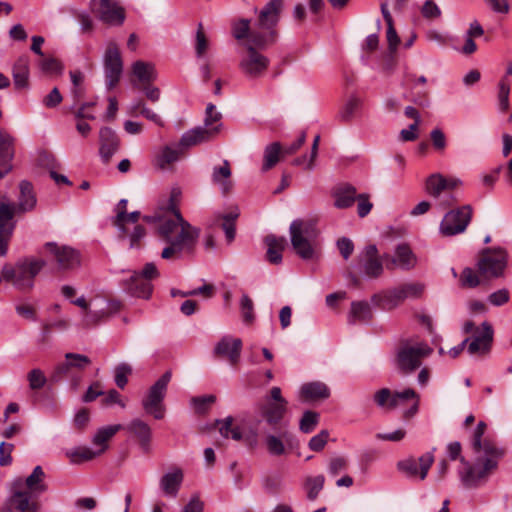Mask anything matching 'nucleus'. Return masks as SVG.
Listing matches in <instances>:
<instances>
[{
    "label": "nucleus",
    "instance_id": "obj_1",
    "mask_svg": "<svg viewBox=\"0 0 512 512\" xmlns=\"http://www.w3.org/2000/svg\"><path fill=\"white\" fill-rule=\"evenodd\" d=\"M143 220L155 223L158 236L167 243L161 252L162 259H178L182 254L194 252L200 229L186 221L181 212H177L175 218H171L160 207L154 215L144 216Z\"/></svg>",
    "mask_w": 512,
    "mask_h": 512
},
{
    "label": "nucleus",
    "instance_id": "obj_2",
    "mask_svg": "<svg viewBox=\"0 0 512 512\" xmlns=\"http://www.w3.org/2000/svg\"><path fill=\"white\" fill-rule=\"evenodd\" d=\"M486 430V424L480 421L473 433L472 448L478 455L474 465H471L465 458H461L464 470L459 471L460 479L466 487H476L481 480H485L498 467L499 461L505 454L503 448L495 443L485 440L482 437Z\"/></svg>",
    "mask_w": 512,
    "mask_h": 512
},
{
    "label": "nucleus",
    "instance_id": "obj_3",
    "mask_svg": "<svg viewBox=\"0 0 512 512\" xmlns=\"http://www.w3.org/2000/svg\"><path fill=\"white\" fill-rule=\"evenodd\" d=\"M46 474L41 466H36L25 479L17 477L9 484L7 504L18 512H38V497L47 491Z\"/></svg>",
    "mask_w": 512,
    "mask_h": 512
},
{
    "label": "nucleus",
    "instance_id": "obj_4",
    "mask_svg": "<svg viewBox=\"0 0 512 512\" xmlns=\"http://www.w3.org/2000/svg\"><path fill=\"white\" fill-rule=\"evenodd\" d=\"M46 266V261L35 257H26L15 264H5L1 273L3 280L11 283L20 291H30L40 271Z\"/></svg>",
    "mask_w": 512,
    "mask_h": 512
},
{
    "label": "nucleus",
    "instance_id": "obj_5",
    "mask_svg": "<svg viewBox=\"0 0 512 512\" xmlns=\"http://www.w3.org/2000/svg\"><path fill=\"white\" fill-rule=\"evenodd\" d=\"M290 240L296 254L304 260H311L316 254L318 230L314 223L294 220L289 227Z\"/></svg>",
    "mask_w": 512,
    "mask_h": 512
},
{
    "label": "nucleus",
    "instance_id": "obj_6",
    "mask_svg": "<svg viewBox=\"0 0 512 512\" xmlns=\"http://www.w3.org/2000/svg\"><path fill=\"white\" fill-rule=\"evenodd\" d=\"M222 114L216 110L214 104L209 103L205 111L204 126H199L185 132L181 139L182 147H191L213 139L222 127Z\"/></svg>",
    "mask_w": 512,
    "mask_h": 512
},
{
    "label": "nucleus",
    "instance_id": "obj_7",
    "mask_svg": "<svg viewBox=\"0 0 512 512\" xmlns=\"http://www.w3.org/2000/svg\"><path fill=\"white\" fill-rule=\"evenodd\" d=\"M508 266V252L501 247L483 249L476 263L483 280L504 277Z\"/></svg>",
    "mask_w": 512,
    "mask_h": 512
},
{
    "label": "nucleus",
    "instance_id": "obj_8",
    "mask_svg": "<svg viewBox=\"0 0 512 512\" xmlns=\"http://www.w3.org/2000/svg\"><path fill=\"white\" fill-rule=\"evenodd\" d=\"M424 288V285L418 282L404 283L381 294L374 295L372 301L385 310H392L408 298H419Z\"/></svg>",
    "mask_w": 512,
    "mask_h": 512
},
{
    "label": "nucleus",
    "instance_id": "obj_9",
    "mask_svg": "<svg viewBox=\"0 0 512 512\" xmlns=\"http://www.w3.org/2000/svg\"><path fill=\"white\" fill-rule=\"evenodd\" d=\"M284 8V0H270L259 13V26L268 29V34L261 35L254 33L252 40L259 45L276 40V25L279 22L280 14Z\"/></svg>",
    "mask_w": 512,
    "mask_h": 512
},
{
    "label": "nucleus",
    "instance_id": "obj_10",
    "mask_svg": "<svg viewBox=\"0 0 512 512\" xmlns=\"http://www.w3.org/2000/svg\"><path fill=\"white\" fill-rule=\"evenodd\" d=\"M172 374L170 371L165 372L149 389L148 394L142 400V407L147 414L152 415L155 419H162L165 415V406L163 404L168 384Z\"/></svg>",
    "mask_w": 512,
    "mask_h": 512
},
{
    "label": "nucleus",
    "instance_id": "obj_11",
    "mask_svg": "<svg viewBox=\"0 0 512 512\" xmlns=\"http://www.w3.org/2000/svg\"><path fill=\"white\" fill-rule=\"evenodd\" d=\"M431 352L432 349L424 343L405 342L397 350V366L402 372L411 373L421 366L422 359L430 355Z\"/></svg>",
    "mask_w": 512,
    "mask_h": 512
},
{
    "label": "nucleus",
    "instance_id": "obj_12",
    "mask_svg": "<svg viewBox=\"0 0 512 512\" xmlns=\"http://www.w3.org/2000/svg\"><path fill=\"white\" fill-rule=\"evenodd\" d=\"M264 443L268 454L274 457L287 455L298 447V441L287 424H280L275 433L267 432Z\"/></svg>",
    "mask_w": 512,
    "mask_h": 512
},
{
    "label": "nucleus",
    "instance_id": "obj_13",
    "mask_svg": "<svg viewBox=\"0 0 512 512\" xmlns=\"http://www.w3.org/2000/svg\"><path fill=\"white\" fill-rule=\"evenodd\" d=\"M471 218L472 208L470 205H463L458 209L450 210L444 215L440 223V233L447 237L463 233Z\"/></svg>",
    "mask_w": 512,
    "mask_h": 512
},
{
    "label": "nucleus",
    "instance_id": "obj_14",
    "mask_svg": "<svg viewBox=\"0 0 512 512\" xmlns=\"http://www.w3.org/2000/svg\"><path fill=\"white\" fill-rule=\"evenodd\" d=\"M103 66L106 87L108 90H111L117 85L123 72L120 50L114 41H110L107 44L103 57Z\"/></svg>",
    "mask_w": 512,
    "mask_h": 512
},
{
    "label": "nucleus",
    "instance_id": "obj_15",
    "mask_svg": "<svg viewBox=\"0 0 512 512\" xmlns=\"http://www.w3.org/2000/svg\"><path fill=\"white\" fill-rule=\"evenodd\" d=\"M92 12L109 26H121L126 18L125 9L114 0H91Z\"/></svg>",
    "mask_w": 512,
    "mask_h": 512
},
{
    "label": "nucleus",
    "instance_id": "obj_16",
    "mask_svg": "<svg viewBox=\"0 0 512 512\" xmlns=\"http://www.w3.org/2000/svg\"><path fill=\"white\" fill-rule=\"evenodd\" d=\"M434 451L435 448L417 459L413 457L403 459L397 463V469L407 478L422 481L427 477L428 471L434 462Z\"/></svg>",
    "mask_w": 512,
    "mask_h": 512
},
{
    "label": "nucleus",
    "instance_id": "obj_17",
    "mask_svg": "<svg viewBox=\"0 0 512 512\" xmlns=\"http://www.w3.org/2000/svg\"><path fill=\"white\" fill-rule=\"evenodd\" d=\"M383 259L387 262L388 269L398 268L402 271H410L418 263L416 254L406 243L398 244L394 249L393 255L386 254Z\"/></svg>",
    "mask_w": 512,
    "mask_h": 512
},
{
    "label": "nucleus",
    "instance_id": "obj_18",
    "mask_svg": "<svg viewBox=\"0 0 512 512\" xmlns=\"http://www.w3.org/2000/svg\"><path fill=\"white\" fill-rule=\"evenodd\" d=\"M16 213L15 204L0 203V255L5 256L8 250V243L13 235Z\"/></svg>",
    "mask_w": 512,
    "mask_h": 512
},
{
    "label": "nucleus",
    "instance_id": "obj_19",
    "mask_svg": "<svg viewBox=\"0 0 512 512\" xmlns=\"http://www.w3.org/2000/svg\"><path fill=\"white\" fill-rule=\"evenodd\" d=\"M256 46L248 45L247 55L240 62L241 70L251 78H257L264 74L269 65V59L259 53Z\"/></svg>",
    "mask_w": 512,
    "mask_h": 512
},
{
    "label": "nucleus",
    "instance_id": "obj_20",
    "mask_svg": "<svg viewBox=\"0 0 512 512\" xmlns=\"http://www.w3.org/2000/svg\"><path fill=\"white\" fill-rule=\"evenodd\" d=\"M360 264L365 277L375 279L382 275L384 268L376 245L371 244L364 248L360 255Z\"/></svg>",
    "mask_w": 512,
    "mask_h": 512
},
{
    "label": "nucleus",
    "instance_id": "obj_21",
    "mask_svg": "<svg viewBox=\"0 0 512 512\" xmlns=\"http://www.w3.org/2000/svg\"><path fill=\"white\" fill-rule=\"evenodd\" d=\"M45 247L54 256L60 269L70 270L80 265V254L75 249L69 246H58L53 242L46 243Z\"/></svg>",
    "mask_w": 512,
    "mask_h": 512
},
{
    "label": "nucleus",
    "instance_id": "obj_22",
    "mask_svg": "<svg viewBox=\"0 0 512 512\" xmlns=\"http://www.w3.org/2000/svg\"><path fill=\"white\" fill-rule=\"evenodd\" d=\"M493 340V329L488 322L482 323V331L477 330L476 334L469 340L467 350L471 355H483L489 352Z\"/></svg>",
    "mask_w": 512,
    "mask_h": 512
},
{
    "label": "nucleus",
    "instance_id": "obj_23",
    "mask_svg": "<svg viewBox=\"0 0 512 512\" xmlns=\"http://www.w3.org/2000/svg\"><path fill=\"white\" fill-rule=\"evenodd\" d=\"M242 349L240 338L231 336L222 337L214 347V354L217 357H226L231 365L238 363Z\"/></svg>",
    "mask_w": 512,
    "mask_h": 512
},
{
    "label": "nucleus",
    "instance_id": "obj_24",
    "mask_svg": "<svg viewBox=\"0 0 512 512\" xmlns=\"http://www.w3.org/2000/svg\"><path fill=\"white\" fill-rule=\"evenodd\" d=\"M216 424L219 429V433L223 438H231L235 441L245 440L250 446L257 444V432L254 431L250 435L245 436L239 426H233V417L228 416L225 419L217 420Z\"/></svg>",
    "mask_w": 512,
    "mask_h": 512
},
{
    "label": "nucleus",
    "instance_id": "obj_25",
    "mask_svg": "<svg viewBox=\"0 0 512 512\" xmlns=\"http://www.w3.org/2000/svg\"><path fill=\"white\" fill-rule=\"evenodd\" d=\"M15 138L6 131L0 130V179L12 170Z\"/></svg>",
    "mask_w": 512,
    "mask_h": 512
},
{
    "label": "nucleus",
    "instance_id": "obj_26",
    "mask_svg": "<svg viewBox=\"0 0 512 512\" xmlns=\"http://www.w3.org/2000/svg\"><path fill=\"white\" fill-rule=\"evenodd\" d=\"M268 32H269L268 29H264L259 26V20L257 21V23L254 25V27L252 29L250 27V21L247 19H240L239 21L235 22L233 25V36L237 40H242V39L248 38L249 43H250L249 45H252V46L254 45L258 48H264V47L274 43L275 40L271 41V42H267L263 45H259V44H256L252 40V35L254 33L266 35V34H268Z\"/></svg>",
    "mask_w": 512,
    "mask_h": 512
},
{
    "label": "nucleus",
    "instance_id": "obj_27",
    "mask_svg": "<svg viewBox=\"0 0 512 512\" xmlns=\"http://www.w3.org/2000/svg\"><path fill=\"white\" fill-rule=\"evenodd\" d=\"M459 180L445 178L440 173L430 175L425 183V190L433 198H440L444 192L448 190H454Z\"/></svg>",
    "mask_w": 512,
    "mask_h": 512
},
{
    "label": "nucleus",
    "instance_id": "obj_28",
    "mask_svg": "<svg viewBox=\"0 0 512 512\" xmlns=\"http://www.w3.org/2000/svg\"><path fill=\"white\" fill-rule=\"evenodd\" d=\"M100 149L99 153L105 163L109 162L120 146V140L109 127H102L99 131Z\"/></svg>",
    "mask_w": 512,
    "mask_h": 512
},
{
    "label": "nucleus",
    "instance_id": "obj_29",
    "mask_svg": "<svg viewBox=\"0 0 512 512\" xmlns=\"http://www.w3.org/2000/svg\"><path fill=\"white\" fill-rule=\"evenodd\" d=\"M123 288L132 296L148 299L152 294L153 285L134 271L130 278L123 282Z\"/></svg>",
    "mask_w": 512,
    "mask_h": 512
},
{
    "label": "nucleus",
    "instance_id": "obj_30",
    "mask_svg": "<svg viewBox=\"0 0 512 512\" xmlns=\"http://www.w3.org/2000/svg\"><path fill=\"white\" fill-rule=\"evenodd\" d=\"M183 479V471L180 468H173L165 473L159 481L163 494L167 497L175 498L178 495Z\"/></svg>",
    "mask_w": 512,
    "mask_h": 512
},
{
    "label": "nucleus",
    "instance_id": "obj_31",
    "mask_svg": "<svg viewBox=\"0 0 512 512\" xmlns=\"http://www.w3.org/2000/svg\"><path fill=\"white\" fill-rule=\"evenodd\" d=\"M267 246L266 258L269 263L278 265L282 262V252L284 251L287 241L283 236L269 234L264 238Z\"/></svg>",
    "mask_w": 512,
    "mask_h": 512
},
{
    "label": "nucleus",
    "instance_id": "obj_32",
    "mask_svg": "<svg viewBox=\"0 0 512 512\" xmlns=\"http://www.w3.org/2000/svg\"><path fill=\"white\" fill-rule=\"evenodd\" d=\"M123 429L133 434L138 440L142 448H148L152 439V430L150 426L139 418L130 421Z\"/></svg>",
    "mask_w": 512,
    "mask_h": 512
},
{
    "label": "nucleus",
    "instance_id": "obj_33",
    "mask_svg": "<svg viewBox=\"0 0 512 512\" xmlns=\"http://www.w3.org/2000/svg\"><path fill=\"white\" fill-rule=\"evenodd\" d=\"M287 411V405L281 403H267L261 408V415L271 427H279Z\"/></svg>",
    "mask_w": 512,
    "mask_h": 512
},
{
    "label": "nucleus",
    "instance_id": "obj_34",
    "mask_svg": "<svg viewBox=\"0 0 512 512\" xmlns=\"http://www.w3.org/2000/svg\"><path fill=\"white\" fill-rule=\"evenodd\" d=\"M329 396L330 390L322 382L306 383L300 389V397L304 400L327 399Z\"/></svg>",
    "mask_w": 512,
    "mask_h": 512
},
{
    "label": "nucleus",
    "instance_id": "obj_35",
    "mask_svg": "<svg viewBox=\"0 0 512 512\" xmlns=\"http://www.w3.org/2000/svg\"><path fill=\"white\" fill-rule=\"evenodd\" d=\"M230 177L231 168L230 163L227 160H224L221 166H215L213 168L212 181L214 184L220 186V189L224 194L228 193L232 187Z\"/></svg>",
    "mask_w": 512,
    "mask_h": 512
},
{
    "label": "nucleus",
    "instance_id": "obj_36",
    "mask_svg": "<svg viewBox=\"0 0 512 512\" xmlns=\"http://www.w3.org/2000/svg\"><path fill=\"white\" fill-rule=\"evenodd\" d=\"M372 316V309L368 302L355 301L351 303L348 322L350 324H355L358 321L367 322L372 319Z\"/></svg>",
    "mask_w": 512,
    "mask_h": 512
},
{
    "label": "nucleus",
    "instance_id": "obj_37",
    "mask_svg": "<svg viewBox=\"0 0 512 512\" xmlns=\"http://www.w3.org/2000/svg\"><path fill=\"white\" fill-rule=\"evenodd\" d=\"M20 197L18 203V209L22 212L32 210L36 205V197L33 192L32 184L26 180H23L19 184Z\"/></svg>",
    "mask_w": 512,
    "mask_h": 512
},
{
    "label": "nucleus",
    "instance_id": "obj_38",
    "mask_svg": "<svg viewBox=\"0 0 512 512\" xmlns=\"http://www.w3.org/2000/svg\"><path fill=\"white\" fill-rule=\"evenodd\" d=\"M362 106V100L356 96L351 95L347 98L343 106L340 108L338 117L342 122H350L357 115V112Z\"/></svg>",
    "mask_w": 512,
    "mask_h": 512
},
{
    "label": "nucleus",
    "instance_id": "obj_39",
    "mask_svg": "<svg viewBox=\"0 0 512 512\" xmlns=\"http://www.w3.org/2000/svg\"><path fill=\"white\" fill-rule=\"evenodd\" d=\"M104 452L105 448H98L97 450H93L89 447L82 446L70 450L69 452H67V456L70 457L71 462L79 464L84 461H90L100 456Z\"/></svg>",
    "mask_w": 512,
    "mask_h": 512
},
{
    "label": "nucleus",
    "instance_id": "obj_40",
    "mask_svg": "<svg viewBox=\"0 0 512 512\" xmlns=\"http://www.w3.org/2000/svg\"><path fill=\"white\" fill-rule=\"evenodd\" d=\"M29 67L26 58H20L13 66L14 85L17 89L28 86Z\"/></svg>",
    "mask_w": 512,
    "mask_h": 512
},
{
    "label": "nucleus",
    "instance_id": "obj_41",
    "mask_svg": "<svg viewBox=\"0 0 512 512\" xmlns=\"http://www.w3.org/2000/svg\"><path fill=\"white\" fill-rule=\"evenodd\" d=\"M133 74L142 83H149L156 79L154 65L144 61H136L132 66Z\"/></svg>",
    "mask_w": 512,
    "mask_h": 512
},
{
    "label": "nucleus",
    "instance_id": "obj_42",
    "mask_svg": "<svg viewBox=\"0 0 512 512\" xmlns=\"http://www.w3.org/2000/svg\"><path fill=\"white\" fill-rule=\"evenodd\" d=\"M121 429L123 426L121 424L109 425L98 429L96 434L94 435L92 442L94 445L99 448L107 449V442Z\"/></svg>",
    "mask_w": 512,
    "mask_h": 512
},
{
    "label": "nucleus",
    "instance_id": "obj_43",
    "mask_svg": "<svg viewBox=\"0 0 512 512\" xmlns=\"http://www.w3.org/2000/svg\"><path fill=\"white\" fill-rule=\"evenodd\" d=\"M484 282L488 281L482 279L478 269L474 270L471 267L464 268L459 277L460 286L463 288H476Z\"/></svg>",
    "mask_w": 512,
    "mask_h": 512
},
{
    "label": "nucleus",
    "instance_id": "obj_44",
    "mask_svg": "<svg viewBox=\"0 0 512 512\" xmlns=\"http://www.w3.org/2000/svg\"><path fill=\"white\" fill-rule=\"evenodd\" d=\"M356 189L352 186L344 187L335 195V206L340 209L351 207L356 201Z\"/></svg>",
    "mask_w": 512,
    "mask_h": 512
},
{
    "label": "nucleus",
    "instance_id": "obj_45",
    "mask_svg": "<svg viewBox=\"0 0 512 512\" xmlns=\"http://www.w3.org/2000/svg\"><path fill=\"white\" fill-rule=\"evenodd\" d=\"M409 399L415 400L412 408L408 411V416H412L418 410L419 396L415 392V390H413L411 388H408L402 392H396L395 394H393V399H392V402L390 403V408H396L399 405L400 401L409 400Z\"/></svg>",
    "mask_w": 512,
    "mask_h": 512
},
{
    "label": "nucleus",
    "instance_id": "obj_46",
    "mask_svg": "<svg viewBox=\"0 0 512 512\" xmlns=\"http://www.w3.org/2000/svg\"><path fill=\"white\" fill-rule=\"evenodd\" d=\"M281 150L279 142H273L266 146L264 150V163L262 166L263 171H267L277 164Z\"/></svg>",
    "mask_w": 512,
    "mask_h": 512
},
{
    "label": "nucleus",
    "instance_id": "obj_47",
    "mask_svg": "<svg viewBox=\"0 0 512 512\" xmlns=\"http://www.w3.org/2000/svg\"><path fill=\"white\" fill-rule=\"evenodd\" d=\"M180 150L171 146H165L157 157L158 165L161 168L176 162L179 159Z\"/></svg>",
    "mask_w": 512,
    "mask_h": 512
},
{
    "label": "nucleus",
    "instance_id": "obj_48",
    "mask_svg": "<svg viewBox=\"0 0 512 512\" xmlns=\"http://www.w3.org/2000/svg\"><path fill=\"white\" fill-rule=\"evenodd\" d=\"M325 478L323 475L308 477L305 482L307 488V497L309 500H315L319 492L323 489Z\"/></svg>",
    "mask_w": 512,
    "mask_h": 512
},
{
    "label": "nucleus",
    "instance_id": "obj_49",
    "mask_svg": "<svg viewBox=\"0 0 512 512\" xmlns=\"http://www.w3.org/2000/svg\"><path fill=\"white\" fill-rule=\"evenodd\" d=\"M240 311L243 322L245 324H251L254 321V303L252 299L245 293L242 294L240 299Z\"/></svg>",
    "mask_w": 512,
    "mask_h": 512
},
{
    "label": "nucleus",
    "instance_id": "obj_50",
    "mask_svg": "<svg viewBox=\"0 0 512 512\" xmlns=\"http://www.w3.org/2000/svg\"><path fill=\"white\" fill-rule=\"evenodd\" d=\"M180 194H181V192L179 189H177V188L172 189L167 202L165 204L159 206L171 218H175V214L177 212H180V210L178 209Z\"/></svg>",
    "mask_w": 512,
    "mask_h": 512
},
{
    "label": "nucleus",
    "instance_id": "obj_51",
    "mask_svg": "<svg viewBox=\"0 0 512 512\" xmlns=\"http://www.w3.org/2000/svg\"><path fill=\"white\" fill-rule=\"evenodd\" d=\"M319 414L313 411H305L299 424V429L303 433H310L317 426Z\"/></svg>",
    "mask_w": 512,
    "mask_h": 512
},
{
    "label": "nucleus",
    "instance_id": "obj_52",
    "mask_svg": "<svg viewBox=\"0 0 512 512\" xmlns=\"http://www.w3.org/2000/svg\"><path fill=\"white\" fill-rule=\"evenodd\" d=\"M131 109L133 112H135L137 109H140V114L147 120L152 121L160 127L164 126V121L162 120L160 115L151 110L150 108L146 107V105L143 102H137L131 107Z\"/></svg>",
    "mask_w": 512,
    "mask_h": 512
},
{
    "label": "nucleus",
    "instance_id": "obj_53",
    "mask_svg": "<svg viewBox=\"0 0 512 512\" xmlns=\"http://www.w3.org/2000/svg\"><path fill=\"white\" fill-rule=\"evenodd\" d=\"M65 360H67L69 367L71 369L75 368L78 370L85 369L88 365L91 364V360L89 357L83 354L78 353H66Z\"/></svg>",
    "mask_w": 512,
    "mask_h": 512
},
{
    "label": "nucleus",
    "instance_id": "obj_54",
    "mask_svg": "<svg viewBox=\"0 0 512 512\" xmlns=\"http://www.w3.org/2000/svg\"><path fill=\"white\" fill-rule=\"evenodd\" d=\"M128 201L126 199H121L117 206H116V217L114 220V225L118 228V230L125 234L127 232L126 226H125V217H126V207H127Z\"/></svg>",
    "mask_w": 512,
    "mask_h": 512
},
{
    "label": "nucleus",
    "instance_id": "obj_55",
    "mask_svg": "<svg viewBox=\"0 0 512 512\" xmlns=\"http://www.w3.org/2000/svg\"><path fill=\"white\" fill-rule=\"evenodd\" d=\"M131 373H132V368L127 363H120L115 368V383L120 389H123L127 385V383H128L127 376Z\"/></svg>",
    "mask_w": 512,
    "mask_h": 512
},
{
    "label": "nucleus",
    "instance_id": "obj_56",
    "mask_svg": "<svg viewBox=\"0 0 512 512\" xmlns=\"http://www.w3.org/2000/svg\"><path fill=\"white\" fill-rule=\"evenodd\" d=\"M216 401L214 395H205L199 397H193L191 399V405L196 413L203 414L207 411L208 406Z\"/></svg>",
    "mask_w": 512,
    "mask_h": 512
},
{
    "label": "nucleus",
    "instance_id": "obj_57",
    "mask_svg": "<svg viewBox=\"0 0 512 512\" xmlns=\"http://www.w3.org/2000/svg\"><path fill=\"white\" fill-rule=\"evenodd\" d=\"M430 140L434 149L443 152L447 147V138L440 128H434L430 132Z\"/></svg>",
    "mask_w": 512,
    "mask_h": 512
},
{
    "label": "nucleus",
    "instance_id": "obj_58",
    "mask_svg": "<svg viewBox=\"0 0 512 512\" xmlns=\"http://www.w3.org/2000/svg\"><path fill=\"white\" fill-rule=\"evenodd\" d=\"M27 378L29 382V387L32 390H39L46 384V377L44 373L38 368L32 369L28 373Z\"/></svg>",
    "mask_w": 512,
    "mask_h": 512
},
{
    "label": "nucleus",
    "instance_id": "obj_59",
    "mask_svg": "<svg viewBox=\"0 0 512 512\" xmlns=\"http://www.w3.org/2000/svg\"><path fill=\"white\" fill-rule=\"evenodd\" d=\"M498 87H499V91H498L499 108L502 111H506L509 108L510 86L506 82L505 77L499 82Z\"/></svg>",
    "mask_w": 512,
    "mask_h": 512
},
{
    "label": "nucleus",
    "instance_id": "obj_60",
    "mask_svg": "<svg viewBox=\"0 0 512 512\" xmlns=\"http://www.w3.org/2000/svg\"><path fill=\"white\" fill-rule=\"evenodd\" d=\"M263 487L269 494H277L282 490L283 482L280 476H268L263 480Z\"/></svg>",
    "mask_w": 512,
    "mask_h": 512
},
{
    "label": "nucleus",
    "instance_id": "obj_61",
    "mask_svg": "<svg viewBox=\"0 0 512 512\" xmlns=\"http://www.w3.org/2000/svg\"><path fill=\"white\" fill-rule=\"evenodd\" d=\"M328 438H329L328 431L322 430L317 435L313 436L310 439L308 446L312 451H316V452L321 451L325 447V445L328 441Z\"/></svg>",
    "mask_w": 512,
    "mask_h": 512
},
{
    "label": "nucleus",
    "instance_id": "obj_62",
    "mask_svg": "<svg viewBox=\"0 0 512 512\" xmlns=\"http://www.w3.org/2000/svg\"><path fill=\"white\" fill-rule=\"evenodd\" d=\"M43 72L48 74H61L63 70L62 64L55 58H45L40 62Z\"/></svg>",
    "mask_w": 512,
    "mask_h": 512
},
{
    "label": "nucleus",
    "instance_id": "obj_63",
    "mask_svg": "<svg viewBox=\"0 0 512 512\" xmlns=\"http://www.w3.org/2000/svg\"><path fill=\"white\" fill-rule=\"evenodd\" d=\"M393 394L388 388H383L378 390L374 395V400L376 404L381 408H390V403L392 402Z\"/></svg>",
    "mask_w": 512,
    "mask_h": 512
},
{
    "label": "nucleus",
    "instance_id": "obj_64",
    "mask_svg": "<svg viewBox=\"0 0 512 512\" xmlns=\"http://www.w3.org/2000/svg\"><path fill=\"white\" fill-rule=\"evenodd\" d=\"M356 201L358 215L362 218L367 216L373 207V204L369 200V196L367 194H359L356 197Z\"/></svg>",
    "mask_w": 512,
    "mask_h": 512
}]
</instances>
